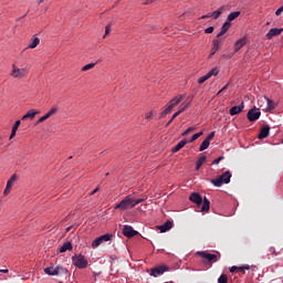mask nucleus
Listing matches in <instances>:
<instances>
[{"instance_id":"7ed1b4c3","label":"nucleus","mask_w":283,"mask_h":283,"mask_svg":"<svg viewBox=\"0 0 283 283\" xmlns=\"http://www.w3.org/2000/svg\"><path fill=\"white\" fill-rule=\"evenodd\" d=\"M197 255H199L200 258H202V260L205 263L209 264V263H213V262H218V260H220V254H211L207 251H198Z\"/></svg>"},{"instance_id":"a18cd8bd","label":"nucleus","mask_w":283,"mask_h":283,"mask_svg":"<svg viewBox=\"0 0 283 283\" xmlns=\"http://www.w3.org/2000/svg\"><path fill=\"white\" fill-rule=\"evenodd\" d=\"M206 34H213V27H209L205 30Z\"/></svg>"},{"instance_id":"39448f33","label":"nucleus","mask_w":283,"mask_h":283,"mask_svg":"<svg viewBox=\"0 0 283 283\" xmlns=\"http://www.w3.org/2000/svg\"><path fill=\"white\" fill-rule=\"evenodd\" d=\"M28 67L24 69H19L17 67V64L12 65V72H11V76L13 78H25V76H28Z\"/></svg>"},{"instance_id":"ddd939ff","label":"nucleus","mask_w":283,"mask_h":283,"mask_svg":"<svg viewBox=\"0 0 283 283\" xmlns=\"http://www.w3.org/2000/svg\"><path fill=\"white\" fill-rule=\"evenodd\" d=\"M172 227H174V222L166 221L164 224L158 226L157 229L160 231V233H167V231H170Z\"/></svg>"},{"instance_id":"412c9836","label":"nucleus","mask_w":283,"mask_h":283,"mask_svg":"<svg viewBox=\"0 0 283 283\" xmlns=\"http://www.w3.org/2000/svg\"><path fill=\"white\" fill-rule=\"evenodd\" d=\"M264 101H266V112H271L277 107V104H275L271 98L264 96Z\"/></svg>"},{"instance_id":"c03bdc74","label":"nucleus","mask_w":283,"mask_h":283,"mask_svg":"<svg viewBox=\"0 0 283 283\" xmlns=\"http://www.w3.org/2000/svg\"><path fill=\"white\" fill-rule=\"evenodd\" d=\"M111 30H112V25L111 24L106 25L104 39L105 36H107V34H109Z\"/></svg>"},{"instance_id":"bf43d9fd","label":"nucleus","mask_w":283,"mask_h":283,"mask_svg":"<svg viewBox=\"0 0 283 283\" xmlns=\"http://www.w3.org/2000/svg\"><path fill=\"white\" fill-rule=\"evenodd\" d=\"M217 52H218V51L212 50V52H211L210 56H213V54H216Z\"/></svg>"},{"instance_id":"393cba45","label":"nucleus","mask_w":283,"mask_h":283,"mask_svg":"<svg viewBox=\"0 0 283 283\" xmlns=\"http://www.w3.org/2000/svg\"><path fill=\"white\" fill-rule=\"evenodd\" d=\"M205 163H207V156L202 155L198 160H197V165H196V170H200V167H202V165H205Z\"/></svg>"},{"instance_id":"dca6fc26","label":"nucleus","mask_w":283,"mask_h":283,"mask_svg":"<svg viewBox=\"0 0 283 283\" xmlns=\"http://www.w3.org/2000/svg\"><path fill=\"white\" fill-rule=\"evenodd\" d=\"M283 32V29L273 28L266 33V39L271 40L273 36H280V34Z\"/></svg>"},{"instance_id":"4468645a","label":"nucleus","mask_w":283,"mask_h":283,"mask_svg":"<svg viewBox=\"0 0 283 283\" xmlns=\"http://www.w3.org/2000/svg\"><path fill=\"white\" fill-rule=\"evenodd\" d=\"M270 133H271V127L269 125L263 126L259 134V140H264V138H268Z\"/></svg>"},{"instance_id":"052dcab7","label":"nucleus","mask_w":283,"mask_h":283,"mask_svg":"<svg viewBox=\"0 0 283 283\" xmlns=\"http://www.w3.org/2000/svg\"><path fill=\"white\" fill-rule=\"evenodd\" d=\"M9 270H0V273H8Z\"/></svg>"},{"instance_id":"4d7b16f0","label":"nucleus","mask_w":283,"mask_h":283,"mask_svg":"<svg viewBox=\"0 0 283 283\" xmlns=\"http://www.w3.org/2000/svg\"><path fill=\"white\" fill-rule=\"evenodd\" d=\"M211 73L210 72H208L206 75H203V77H206V81H209V78H211Z\"/></svg>"},{"instance_id":"e433bc0d","label":"nucleus","mask_w":283,"mask_h":283,"mask_svg":"<svg viewBox=\"0 0 283 283\" xmlns=\"http://www.w3.org/2000/svg\"><path fill=\"white\" fill-rule=\"evenodd\" d=\"M213 138H216V132L210 133V134L206 137V140H208V143H211V140H213Z\"/></svg>"},{"instance_id":"f03ea898","label":"nucleus","mask_w":283,"mask_h":283,"mask_svg":"<svg viewBox=\"0 0 283 283\" xmlns=\"http://www.w3.org/2000/svg\"><path fill=\"white\" fill-rule=\"evenodd\" d=\"M134 198L130 195L126 196L119 203H116L115 209L127 211V209H134Z\"/></svg>"},{"instance_id":"5fc2aeb1","label":"nucleus","mask_w":283,"mask_h":283,"mask_svg":"<svg viewBox=\"0 0 283 283\" xmlns=\"http://www.w3.org/2000/svg\"><path fill=\"white\" fill-rule=\"evenodd\" d=\"M249 269H250V266H249V265H245V266L239 268V271H241V272L244 271V270H245V271H249Z\"/></svg>"},{"instance_id":"6ab92c4d","label":"nucleus","mask_w":283,"mask_h":283,"mask_svg":"<svg viewBox=\"0 0 283 283\" xmlns=\"http://www.w3.org/2000/svg\"><path fill=\"white\" fill-rule=\"evenodd\" d=\"M182 98H185L184 95H179L178 97L172 98V99L169 102L168 107H169L170 109H174V107H176L177 105H180V103H182Z\"/></svg>"},{"instance_id":"6e6552de","label":"nucleus","mask_w":283,"mask_h":283,"mask_svg":"<svg viewBox=\"0 0 283 283\" xmlns=\"http://www.w3.org/2000/svg\"><path fill=\"white\" fill-rule=\"evenodd\" d=\"M112 238H113L112 234H104V235L98 237L97 239H95L92 242L93 249L101 247V244H103V242H109L112 240Z\"/></svg>"},{"instance_id":"bb28decb","label":"nucleus","mask_w":283,"mask_h":283,"mask_svg":"<svg viewBox=\"0 0 283 283\" xmlns=\"http://www.w3.org/2000/svg\"><path fill=\"white\" fill-rule=\"evenodd\" d=\"M72 242H66L60 248V253H65V251H72Z\"/></svg>"},{"instance_id":"f3484780","label":"nucleus","mask_w":283,"mask_h":283,"mask_svg":"<svg viewBox=\"0 0 283 283\" xmlns=\"http://www.w3.org/2000/svg\"><path fill=\"white\" fill-rule=\"evenodd\" d=\"M230 28H231V22L226 21L221 27V31L217 34V39H220V36H224V34L229 32Z\"/></svg>"},{"instance_id":"09e8293b","label":"nucleus","mask_w":283,"mask_h":283,"mask_svg":"<svg viewBox=\"0 0 283 283\" xmlns=\"http://www.w3.org/2000/svg\"><path fill=\"white\" fill-rule=\"evenodd\" d=\"M14 136H17V130L12 129L9 140H12V138H14Z\"/></svg>"},{"instance_id":"338daca9","label":"nucleus","mask_w":283,"mask_h":283,"mask_svg":"<svg viewBox=\"0 0 283 283\" xmlns=\"http://www.w3.org/2000/svg\"><path fill=\"white\" fill-rule=\"evenodd\" d=\"M59 283H63V282H59Z\"/></svg>"},{"instance_id":"473e14b6","label":"nucleus","mask_w":283,"mask_h":283,"mask_svg":"<svg viewBox=\"0 0 283 283\" xmlns=\"http://www.w3.org/2000/svg\"><path fill=\"white\" fill-rule=\"evenodd\" d=\"M200 136H202V132L196 133V134L192 135V137L188 140V143H193V142L198 140V138H200Z\"/></svg>"},{"instance_id":"4c0bfd02","label":"nucleus","mask_w":283,"mask_h":283,"mask_svg":"<svg viewBox=\"0 0 283 283\" xmlns=\"http://www.w3.org/2000/svg\"><path fill=\"white\" fill-rule=\"evenodd\" d=\"M48 118H50V117H49V115H48V113H46L44 116H42V117H40V118L38 119L36 125H39L40 123H43L44 120H48Z\"/></svg>"},{"instance_id":"2eb2a0df","label":"nucleus","mask_w":283,"mask_h":283,"mask_svg":"<svg viewBox=\"0 0 283 283\" xmlns=\"http://www.w3.org/2000/svg\"><path fill=\"white\" fill-rule=\"evenodd\" d=\"M244 109V103L242 102L239 106H233L230 108L229 114L230 116H237V114H241Z\"/></svg>"},{"instance_id":"5701e85b","label":"nucleus","mask_w":283,"mask_h":283,"mask_svg":"<svg viewBox=\"0 0 283 283\" xmlns=\"http://www.w3.org/2000/svg\"><path fill=\"white\" fill-rule=\"evenodd\" d=\"M190 105H191L190 102H188L187 104L182 103V104L179 106L178 112H176V113L174 114V118H178V116H180V114H182V112H185V109H187Z\"/></svg>"},{"instance_id":"864d4df0","label":"nucleus","mask_w":283,"mask_h":283,"mask_svg":"<svg viewBox=\"0 0 283 283\" xmlns=\"http://www.w3.org/2000/svg\"><path fill=\"white\" fill-rule=\"evenodd\" d=\"M99 187H96L93 191H91L90 196H94V193H97V191L99 190Z\"/></svg>"},{"instance_id":"13d9d810","label":"nucleus","mask_w":283,"mask_h":283,"mask_svg":"<svg viewBox=\"0 0 283 283\" xmlns=\"http://www.w3.org/2000/svg\"><path fill=\"white\" fill-rule=\"evenodd\" d=\"M176 117H174V115H172V117H171V119L167 123V127H169V124L170 123H174V119H175Z\"/></svg>"},{"instance_id":"680f3d73","label":"nucleus","mask_w":283,"mask_h":283,"mask_svg":"<svg viewBox=\"0 0 283 283\" xmlns=\"http://www.w3.org/2000/svg\"><path fill=\"white\" fill-rule=\"evenodd\" d=\"M151 114H153V113H148V114L146 115V118H150V117H151Z\"/></svg>"},{"instance_id":"20e7f679","label":"nucleus","mask_w":283,"mask_h":283,"mask_svg":"<svg viewBox=\"0 0 283 283\" xmlns=\"http://www.w3.org/2000/svg\"><path fill=\"white\" fill-rule=\"evenodd\" d=\"M72 261L77 269H87V259L83 254L73 255Z\"/></svg>"},{"instance_id":"f257e3e1","label":"nucleus","mask_w":283,"mask_h":283,"mask_svg":"<svg viewBox=\"0 0 283 283\" xmlns=\"http://www.w3.org/2000/svg\"><path fill=\"white\" fill-rule=\"evenodd\" d=\"M214 187H222L223 185H229L231 182V171H226L217 179H211Z\"/></svg>"},{"instance_id":"79ce46f5","label":"nucleus","mask_w":283,"mask_h":283,"mask_svg":"<svg viewBox=\"0 0 283 283\" xmlns=\"http://www.w3.org/2000/svg\"><path fill=\"white\" fill-rule=\"evenodd\" d=\"M229 88V84H226L218 93L217 96H220L222 94V92H227V90Z\"/></svg>"},{"instance_id":"6e6d98bb","label":"nucleus","mask_w":283,"mask_h":283,"mask_svg":"<svg viewBox=\"0 0 283 283\" xmlns=\"http://www.w3.org/2000/svg\"><path fill=\"white\" fill-rule=\"evenodd\" d=\"M211 73L210 72H208L206 75H203V77H206V81H209V78H211Z\"/></svg>"},{"instance_id":"37998d69","label":"nucleus","mask_w":283,"mask_h":283,"mask_svg":"<svg viewBox=\"0 0 283 283\" xmlns=\"http://www.w3.org/2000/svg\"><path fill=\"white\" fill-rule=\"evenodd\" d=\"M221 160H224V157H223V156L218 157L217 159H214V160L212 161V165H220Z\"/></svg>"},{"instance_id":"58836bf2","label":"nucleus","mask_w":283,"mask_h":283,"mask_svg":"<svg viewBox=\"0 0 283 283\" xmlns=\"http://www.w3.org/2000/svg\"><path fill=\"white\" fill-rule=\"evenodd\" d=\"M140 202H145V198L133 199L134 207H136V205H140Z\"/></svg>"},{"instance_id":"69168bd1","label":"nucleus","mask_w":283,"mask_h":283,"mask_svg":"<svg viewBox=\"0 0 283 283\" xmlns=\"http://www.w3.org/2000/svg\"><path fill=\"white\" fill-rule=\"evenodd\" d=\"M266 25H271V23H270V22H266Z\"/></svg>"},{"instance_id":"49530a36","label":"nucleus","mask_w":283,"mask_h":283,"mask_svg":"<svg viewBox=\"0 0 283 283\" xmlns=\"http://www.w3.org/2000/svg\"><path fill=\"white\" fill-rule=\"evenodd\" d=\"M169 113H171V109L169 106H167L166 109L161 113V116H167Z\"/></svg>"},{"instance_id":"a19ab883","label":"nucleus","mask_w":283,"mask_h":283,"mask_svg":"<svg viewBox=\"0 0 283 283\" xmlns=\"http://www.w3.org/2000/svg\"><path fill=\"white\" fill-rule=\"evenodd\" d=\"M219 72L220 71L214 67V69L210 70L208 73H210V75H212V76H218Z\"/></svg>"},{"instance_id":"0eeeda50","label":"nucleus","mask_w":283,"mask_h":283,"mask_svg":"<svg viewBox=\"0 0 283 283\" xmlns=\"http://www.w3.org/2000/svg\"><path fill=\"white\" fill-rule=\"evenodd\" d=\"M19 180V176L17 174H13L9 180L7 181L6 189L3 191V196H10V192L12 191V188L14 187L15 182Z\"/></svg>"},{"instance_id":"aec40b11","label":"nucleus","mask_w":283,"mask_h":283,"mask_svg":"<svg viewBox=\"0 0 283 283\" xmlns=\"http://www.w3.org/2000/svg\"><path fill=\"white\" fill-rule=\"evenodd\" d=\"M187 143H188L187 139L180 140L175 147L171 148V153L178 154V151H180V149H182V147H185V145H187Z\"/></svg>"},{"instance_id":"c85d7f7f","label":"nucleus","mask_w":283,"mask_h":283,"mask_svg":"<svg viewBox=\"0 0 283 283\" xmlns=\"http://www.w3.org/2000/svg\"><path fill=\"white\" fill-rule=\"evenodd\" d=\"M238 17H240V11L231 12V13L228 15L227 21H228L229 23H231V21H235V19H238Z\"/></svg>"},{"instance_id":"72a5a7b5","label":"nucleus","mask_w":283,"mask_h":283,"mask_svg":"<svg viewBox=\"0 0 283 283\" xmlns=\"http://www.w3.org/2000/svg\"><path fill=\"white\" fill-rule=\"evenodd\" d=\"M219 283H227L229 282V276L227 274H221L220 277L218 279Z\"/></svg>"},{"instance_id":"c9c22d12","label":"nucleus","mask_w":283,"mask_h":283,"mask_svg":"<svg viewBox=\"0 0 283 283\" xmlns=\"http://www.w3.org/2000/svg\"><path fill=\"white\" fill-rule=\"evenodd\" d=\"M191 132H196V126L189 127L187 130H185L181 136H189Z\"/></svg>"},{"instance_id":"7c9ffc66","label":"nucleus","mask_w":283,"mask_h":283,"mask_svg":"<svg viewBox=\"0 0 283 283\" xmlns=\"http://www.w3.org/2000/svg\"><path fill=\"white\" fill-rule=\"evenodd\" d=\"M209 145H211V142H209V139L203 140L199 147V151H205V149H209Z\"/></svg>"},{"instance_id":"cd10ccee","label":"nucleus","mask_w":283,"mask_h":283,"mask_svg":"<svg viewBox=\"0 0 283 283\" xmlns=\"http://www.w3.org/2000/svg\"><path fill=\"white\" fill-rule=\"evenodd\" d=\"M226 7L222 6L220 7L218 10H216L214 12H212V17L213 19H220L221 14L224 12Z\"/></svg>"},{"instance_id":"2f4dec72","label":"nucleus","mask_w":283,"mask_h":283,"mask_svg":"<svg viewBox=\"0 0 283 283\" xmlns=\"http://www.w3.org/2000/svg\"><path fill=\"white\" fill-rule=\"evenodd\" d=\"M96 67V63H90L82 67V72H87L90 70H94Z\"/></svg>"},{"instance_id":"603ef678","label":"nucleus","mask_w":283,"mask_h":283,"mask_svg":"<svg viewBox=\"0 0 283 283\" xmlns=\"http://www.w3.org/2000/svg\"><path fill=\"white\" fill-rule=\"evenodd\" d=\"M205 81H207V80H206V77H205V75H203V76H201V77L198 80L199 85H202V83H205Z\"/></svg>"},{"instance_id":"4be33fe9","label":"nucleus","mask_w":283,"mask_h":283,"mask_svg":"<svg viewBox=\"0 0 283 283\" xmlns=\"http://www.w3.org/2000/svg\"><path fill=\"white\" fill-rule=\"evenodd\" d=\"M201 212L202 213H208L210 207H211V201L207 197L203 198V202L201 203Z\"/></svg>"},{"instance_id":"9b49d317","label":"nucleus","mask_w":283,"mask_h":283,"mask_svg":"<svg viewBox=\"0 0 283 283\" xmlns=\"http://www.w3.org/2000/svg\"><path fill=\"white\" fill-rule=\"evenodd\" d=\"M123 235L125 238H134V235H138V231L134 230L132 226H124Z\"/></svg>"},{"instance_id":"0e129e2a","label":"nucleus","mask_w":283,"mask_h":283,"mask_svg":"<svg viewBox=\"0 0 283 283\" xmlns=\"http://www.w3.org/2000/svg\"><path fill=\"white\" fill-rule=\"evenodd\" d=\"M44 0H39V3H43Z\"/></svg>"},{"instance_id":"de8ad7c7","label":"nucleus","mask_w":283,"mask_h":283,"mask_svg":"<svg viewBox=\"0 0 283 283\" xmlns=\"http://www.w3.org/2000/svg\"><path fill=\"white\" fill-rule=\"evenodd\" d=\"M282 12H283V6L280 7V8L275 11V15H276V17H280V15L282 14Z\"/></svg>"},{"instance_id":"a211bd4d","label":"nucleus","mask_w":283,"mask_h":283,"mask_svg":"<svg viewBox=\"0 0 283 283\" xmlns=\"http://www.w3.org/2000/svg\"><path fill=\"white\" fill-rule=\"evenodd\" d=\"M247 45V38H241L234 43V52H240Z\"/></svg>"},{"instance_id":"b1692460","label":"nucleus","mask_w":283,"mask_h":283,"mask_svg":"<svg viewBox=\"0 0 283 283\" xmlns=\"http://www.w3.org/2000/svg\"><path fill=\"white\" fill-rule=\"evenodd\" d=\"M39 114V112L34 111V109H30L29 112H27V114L22 117V120H27V118H31L34 119V116H36Z\"/></svg>"},{"instance_id":"f8f14e48","label":"nucleus","mask_w":283,"mask_h":283,"mask_svg":"<svg viewBox=\"0 0 283 283\" xmlns=\"http://www.w3.org/2000/svg\"><path fill=\"white\" fill-rule=\"evenodd\" d=\"M190 202H193L197 207H200L202 205V196L198 192H192L189 197Z\"/></svg>"},{"instance_id":"f704fd0d","label":"nucleus","mask_w":283,"mask_h":283,"mask_svg":"<svg viewBox=\"0 0 283 283\" xmlns=\"http://www.w3.org/2000/svg\"><path fill=\"white\" fill-rule=\"evenodd\" d=\"M56 112H59V107L54 106L46 114L50 118L51 116H54V114H56Z\"/></svg>"},{"instance_id":"8fccbe9b","label":"nucleus","mask_w":283,"mask_h":283,"mask_svg":"<svg viewBox=\"0 0 283 283\" xmlns=\"http://www.w3.org/2000/svg\"><path fill=\"white\" fill-rule=\"evenodd\" d=\"M235 271H240V268L234 265L230 269V273H235Z\"/></svg>"},{"instance_id":"c756f323","label":"nucleus","mask_w":283,"mask_h":283,"mask_svg":"<svg viewBox=\"0 0 283 283\" xmlns=\"http://www.w3.org/2000/svg\"><path fill=\"white\" fill-rule=\"evenodd\" d=\"M212 44V50H214V52H218V50H220V45L222 44V40L216 39L213 40Z\"/></svg>"},{"instance_id":"a878e982","label":"nucleus","mask_w":283,"mask_h":283,"mask_svg":"<svg viewBox=\"0 0 283 283\" xmlns=\"http://www.w3.org/2000/svg\"><path fill=\"white\" fill-rule=\"evenodd\" d=\"M41 43V40L39 38H33L31 40V43L28 45L29 50H34L39 44Z\"/></svg>"},{"instance_id":"9d476101","label":"nucleus","mask_w":283,"mask_h":283,"mask_svg":"<svg viewBox=\"0 0 283 283\" xmlns=\"http://www.w3.org/2000/svg\"><path fill=\"white\" fill-rule=\"evenodd\" d=\"M64 271L67 270L61 266H50L44 269V273H46V275H59V273H64Z\"/></svg>"},{"instance_id":"423d86ee","label":"nucleus","mask_w":283,"mask_h":283,"mask_svg":"<svg viewBox=\"0 0 283 283\" xmlns=\"http://www.w3.org/2000/svg\"><path fill=\"white\" fill-rule=\"evenodd\" d=\"M260 116H262V112H260V108L255 106L251 108L247 114V118L250 123H255V120L260 119Z\"/></svg>"},{"instance_id":"1a4fd4ad","label":"nucleus","mask_w":283,"mask_h":283,"mask_svg":"<svg viewBox=\"0 0 283 283\" xmlns=\"http://www.w3.org/2000/svg\"><path fill=\"white\" fill-rule=\"evenodd\" d=\"M169 271V268L167 265H158L150 270V275L153 277H159V275H163V273H167Z\"/></svg>"},{"instance_id":"3c124183","label":"nucleus","mask_w":283,"mask_h":283,"mask_svg":"<svg viewBox=\"0 0 283 283\" xmlns=\"http://www.w3.org/2000/svg\"><path fill=\"white\" fill-rule=\"evenodd\" d=\"M213 17V13H208L206 15H202L200 19H211Z\"/></svg>"},{"instance_id":"e2e57ef3","label":"nucleus","mask_w":283,"mask_h":283,"mask_svg":"<svg viewBox=\"0 0 283 283\" xmlns=\"http://www.w3.org/2000/svg\"><path fill=\"white\" fill-rule=\"evenodd\" d=\"M270 251H272L273 253H275V250H274L273 248H271Z\"/></svg>"},{"instance_id":"ea45409f","label":"nucleus","mask_w":283,"mask_h":283,"mask_svg":"<svg viewBox=\"0 0 283 283\" xmlns=\"http://www.w3.org/2000/svg\"><path fill=\"white\" fill-rule=\"evenodd\" d=\"M20 126H21V120L18 119V120L14 123L12 129H13L14 132H18Z\"/></svg>"}]
</instances>
